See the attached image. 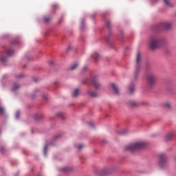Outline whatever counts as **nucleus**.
Instances as JSON below:
<instances>
[{
    "label": "nucleus",
    "instance_id": "cd10ccee",
    "mask_svg": "<svg viewBox=\"0 0 176 176\" xmlns=\"http://www.w3.org/2000/svg\"><path fill=\"white\" fill-rule=\"evenodd\" d=\"M62 171H69V168L67 167L63 168Z\"/></svg>",
    "mask_w": 176,
    "mask_h": 176
},
{
    "label": "nucleus",
    "instance_id": "bb28decb",
    "mask_svg": "<svg viewBox=\"0 0 176 176\" xmlns=\"http://www.w3.org/2000/svg\"><path fill=\"white\" fill-rule=\"evenodd\" d=\"M44 21L45 22V23H49V21H50V18H44Z\"/></svg>",
    "mask_w": 176,
    "mask_h": 176
},
{
    "label": "nucleus",
    "instance_id": "20e7f679",
    "mask_svg": "<svg viewBox=\"0 0 176 176\" xmlns=\"http://www.w3.org/2000/svg\"><path fill=\"white\" fill-rule=\"evenodd\" d=\"M171 28V23L168 22H162L154 25V30H169Z\"/></svg>",
    "mask_w": 176,
    "mask_h": 176
},
{
    "label": "nucleus",
    "instance_id": "6e6552de",
    "mask_svg": "<svg viewBox=\"0 0 176 176\" xmlns=\"http://www.w3.org/2000/svg\"><path fill=\"white\" fill-rule=\"evenodd\" d=\"M87 94H89V96L90 97H97L98 96V94H97V92H96L91 89H89L87 91Z\"/></svg>",
    "mask_w": 176,
    "mask_h": 176
},
{
    "label": "nucleus",
    "instance_id": "1a4fd4ad",
    "mask_svg": "<svg viewBox=\"0 0 176 176\" xmlns=\"http://www.w3.org/2000/svg\"><path fill=\"white\" fill-rule=\"evenodd\" d=\"M111 87L113 88V90H114V92L117 96L119 94V88H118V86L112 83L111 84Z\"/></svg>",
    "mask_w": 176,
    "mask_h": 176
},
{
    "label": "nucleus",
    "instance_id": "f03ea898",
    "mask_svg": "<svg viewBox=\"0 0 176 176\" xmlns=\"http://www.w3.org/2000/svg\"><path fill=\"white\" fill-rule=\"evenodd\" d=\"M146 144L144 142H138L135 144H131L128 145L125 148V151H129V152H134L135 151H138V149H142Z\"/></svg>",
    "mask_w": 176,
    "mask_h": 176
},
{
    "label": "nucleus",
    "instance_id": "72a5a7b5",
    "mask_svg": "<svg viewBox=\"0 0 176 176\" xmlns=\"http://www.w3.org/2000/svg\"><path fill=\"white\" fill-rule=\"evenodd\" d=\"M14 43H16V41H13V42L12 43V45H14Z\"/></svg>",
    "mask_w": 176,
    "mask_h": 176
},
{
    "label": "nucleus",
    "instance_id": "9d476101",
    "mask_svg": "<svg viewBox=\"0 0 176 176\" xmlns=\"http://www.w3.org/2000/svg\"><path fill=\"white\" fill-rule=\"evenodd\" d=\"M79 94H80V91L78 89H76L72 94V97H74V98L78 97Z\"/></svg>",
    "mask_w": 176,
    "mask_h": 176
},
{
    "label": "nucleus",
    "instance_id": "a211bd4d",
    "mask_svg": "<svg viewBox=\"0 0 176 176\" xmlns=\"http://www.w3.org/2000/svg\"><path fill=\"white\" fill-rule=\"evenodd\" d=\"M164 2L167 6H172L170 0H164Z\"/></svg>",
    "mask_w": 176,
    "mask_h": 176
},
{
    "label": "nucleus",
    "instance_id": "473e14b6",
    "mask_svg": "<svg viewBox=\"0 0 176 176\" xmlns=\"http://www.w3.org/2000/svg\"><path fill=\"white\" fill-rule=\"evenodd\" d=\"M1 152H3V147L0 149Z\"/></svg>",
    "mask_w": 176,
    "mask_h": 176
},
{
    "label": "nucleus",
    "instance_id": "2eb2a0df",
    "mask_svg": "<svg viewBox=\"0 0 176 176\" xmlns=\"http://www.w3.org/2000/svg\"><path fill=\"white\" fill-rule=\"evenodd\" d=\"M0 115L5 116V109L2 107H0Z\"/></svg>",
    "mask_w": 176,
    "mask_h": 176
},
{
    "label": "nucleus",
    "instance_id": "2f4dec72",
    "mask_svg": "<svg viewBox=\"0 0 176 176\" xmlns=\"http://www.w3.org/2000/svg\"><path fill=\"white\" fill-rule=\"evenodd\" d=\"M50 65H53L54 64V61H51V62H50Z\"/></svg>",
    "mask_w": 176,
    "mask_h": 176
},
{
    "label": "nucleus",
    "instance_id": "c9c22d12",
    "mask_svg": "<svg viewBox=\"0 0 176 176\" xmlns=\"http://www.w3.org/2000/svg\"><path fill=\"white\" fill-rule=\"evenodd\" d=\"M83 23H84V21H82V25H83Z\"/></svg>",
    "mask_w": 176,
    "mask_h": 176
},
{
    "label": "nucleus",
    "instance_id": "5701e85b",
    "mask_svg": "<svg viewBox=\"0 0 176 176\" xmlns=\"http://www.w3.org/2000/svg\"><path fill=\"white\" fill-rule=\"evenodd\" d=\"M15 118H16V119H19V118H20V111H16V112Z\"/></svg>",
    "mask_w": 176,
    "mask_h": 176
},
{
    "label": "nucleus",
    "instance_id": "7c9ffc66",
    "mask_svg": "<svg viewBox=\"0 0 176 176\" xmlns=\"http://www.w3.org/2000/svg\"><path fill=\"white\" fill-rule=\"evenodd\" d=\"M89 126H91V127H93L94 126V124H93V122H89Z\"/></svg>",
    "mask_w": 176,
    "mask_h": 176
},
{
    "label": "nucleus",
    "instance_id": "423d86ee",
    "mask_svg": "<svg viewBox=\"0 0 176 176\" xmlns=\"http://www.w3.org/2000/svg\"><path fill=\"white\" fill-rule=\"evenodd\" d=\"M160 157V166L162 168H164L168 164L167 155L164 153H161L159 155Z\"/></svg>",
    "mask_w": 176,
    "mask_h": 176
},
{
    "label": "nucleus",
    "instance_id": "aec40b11",
    "mask_svg": "<svg viewBox=\"0 0 176 176\" xmlns=\"http://www.w3.org/2000/svg\"><path fill=\"white\" fill-rule=\"evenodd\" d=\"M164 107H165L166 108H168V109H170V108H171V104H170V103H168V102L165 103Z\"/></svg>",
    "mask_w": 176,
    "mask_h": 176
},
{
    "label": "nucleus",
    "instance_id": "7ed1b4c3",
    "mask_svg": "<svg viewBox=\"0 0 176 176\" xmlns=\"http://www.w3.org/2000/svg\"><path fill=\"white\" fill-rule=\"evenodd\" d=\"M147 85L149 89L155 87L156 85V80H157V77L155 74H148L146 78Z\"/></svg>",
    "mask_w": 176,
    "mask_h": 176
},
{
    "label": "nucleus",
    "instance_id": "e433bc0d",
    "mask_svg": "<svg viewBox=\"0 0 176 176\" xmlns=\"http://www.w3.org/2000/svg\"><path fill=\"white\" fill-rule=\"evenodd\" d=\"M34 82H37V80H34Z\"/></svg>",
    "mask_w": 176,
    "mask_h": 176
},
{
    "label": "nucleus",
    "instance_id": "6ab92c4d",
    "mask_svg": "<svg viewBox=\"0 0 176 176\" xmlns=\"http://www.w3.org/2000/svg\"><path fill=\"white\" fill-rule=\"evenodd\" d=\"M76 68H78V63H76V64L73 65L71 67L70 69H71L72 71H74V69H76Z\"/></svg>",
    "mask_w": 176,
    "mask_h": 176
},
{
    "label": "nucleus",
    "instance_id": "f8f14e48",
    "mask_svg": "<svg viewBox=\"0 0 176 176\" xmlns=\"http://www.w3.org/2000/svg\"><path fill=\"white\" fill-rule=\"evenodd\" d=\"M173 137V133H168L165 137V141H170V140H171Z\"/></svg>",
    "mask_w": 176,
    "mask_h": 176
},
{
    "label": "nucleus",
    "instance_id": "f704fd0d",
    "mask_svg": "<svg viewBox=\"0 0 176 176\" xmlns=\"http://www.w3.org/2000/svg\"><path fill=\"white\" fill-rule=\"evenodd\" d=\"M19 77V78H23V75H20Z\"/></svg>",
    "mask_w": 176,
    "mask_h": 176
},
{
    "label": "nucleus",
    "instance_id": "c756f323",
    "mask_svg": "<svg viewBox=\"0 0 176 176\" xmlns=\"http://www.w3.org/2000/svg\"><path fill=\"white\" fill-rule=\"evenodd\" d=\"M43 97L45 100H47V95H43Z\"/></svg>",
    "mask_w": 176,
    "mask_h": 176
},
{
    "label": "nucleus",
    "instance_id": "f257e3e1",
    "mask_svg": "<svg viewBox=\"0 0 176 176\" xmlns=\"http://www.w3.org/2000/svg\"><path fill=\"white\" fill-rule=\"evenodd\" d=\"M150 39V47L153 50L155 49H157L159 46H162V45H164L166 43V39L162 38V36L154 34L149 37Z\"/></svg>",
    "mask_w": 176,
    "mask_h": 176
},
{
    "label": "nucleus",
    "instance_id": "b1692460",
    "mask_svg": "<svg viewBox=\"0 0 176 176\" xmlns=\"http://www.w3.org/2000/svg\"><path fill=\"white\" fill-rule=\"evenodd\" d=\"M98 57H100V56L97 53H95L93 56V58H95L96 60H98Z\"/></svg>",
    "mask_w": 176,
    "mask_h": 176
},
{
    "label": "nucleus",
    "instance_id": "0eeeda50",
    "mask_svg": "<svg viewBox=\"0 0 176 176\" xmlns=\"http://www.w3.org/2000/svg\"><path fill=\"white\" fill-rule=\"evenodd\" d=\"M91 82L92 85H94L95 89H101V85L98 82V80L97 77H93L91 79Z\"/></svg>",
    "mask_w": 176,
    "mask_h": 176
},
{
    "label": "nucleus",
    "instance_id": "412c9836",
    "mask_svg": "<svg viewBox=\"0 0 176 176\" xmlns=\"http://www.w3.org/2000/svg\"><path fill=\"white\" fill-rule=\"evenodd\" d=\"M106 24H107V28H109V30H111V21H107L106 22Z\"/></svg>",
    "mask_w": 176,
    "mask_h": 176
},
{
    "label": "nucleus",
    "instance_id": "4c0bfd02",
    "mask_svg": "<svg viewBox=\"0 0 176 176\" xmlns=\"http://www.w3.org/2000/svg\"><path fill=\"white\" fill-rule=\"evenodd\" d=\"M84 69H86V67H84Z\"/></svg>",
    "mask_w": 176,
    "mask_h": 176
},
{
    "label": "nucleus",
    "instance_id": "4468645a",
    "mask_svg": "<svg viewBox=\"0 0 176 176\" xmlns=\"http://www.w3.org/2000/svg\"><path fill=\"white\" fill-rule=\"evenodd\" d=\"M18 89H20V85H19L18 84H14L12 89V91H16V90H17Z\"/></svg>",
    "mask_w": 176,
    "mask_h": 176
},
{
    "label": "nucleus",
    "instance_id": "c85d7f7f",
    "mask_svg": "<svg viewBox=\"0 0 176 176\" xmlns=\"http://www.w3.org/2000/svg\"><path fill=\"white\" fill-rule=\"evenodd\" d=\"M56 116H59V117L63 116V113H58L56 114Z\"/></svg>",
    "mask_w": 176,
    "mask_h": 176
},
{
    "label": "nucleus",
    "instance_id": "4be33fe9",
    "mask_svg": "<svg viewBox=\"0 0 176 176\" xmlns=\"http://www.w3.org/2000/svg\"><path fill=\"white\" fill-rule=\"evenodd\" d=\"M83 148H85V145H83V144H79L78 146V149H79V151H82V149H83Z\"/></svg>",
    "mask_w": 176,
    "mask_h": 176
},
{
    "label": "nucleus",
    "instance_id": "39448f33",
    "mask_svg": "<svg viewBox=\"0 0 176 176\" xmlns=\"http://www.w3.org/2000/svg\"><path fill=\"white\" fill-rule=\"evenodd\" d=\"M141 64V52H138L136 54V67L135 70V78L140 74V65Z\"/></svg>",
    "mask_w": 176,
    "mask_h": 176
},
{
    "label": "nucleus",
    "instance_id": "393cba45",
    "mask_svg": "<svg viewBox=\"0 0 176 176\" xmlns=\"http://www.w3.org/2000/svg\"><path fill=\"white\" fill-rule=\"evenodd\" d=\"M129 104L130 105H132V107H135V105H137V103H135L134 101H131Z\"/></svg>",
    "mask_w": 176,
    "mask_h": 176
},
{
    "label": "nucleus",
    "instance_id": "9b49d317",
    "mask_svg": "<svg viewBox=\"0 0 176 176\" xmlns=\"http://www.w3.org/2000/svg\"><path fill=\"white\" fill-rule=\"evenodd\" d=\"M135 90V85H134V84H131L129 86V93L131 94H133V93H134V91Z\"/></svg>",
    "mask_w": 176,
    "mask_h": 176
},
{
    "label": "nucleus",
    "instance_id": "ddd939ff",
    "mask_svg": "<svg viewBox=\"0 0 176 176\" xmlns=\"http://www.w3.org/2000/svg\"><path fill=\"white\" fill-rule=\"evenodd\" d=\"M14 53V51H13V50L9 48L8 50H7L6 51V54H8V56H12Z\"/></svg>",
    "mask_w": 176,
    "mask_h": 176
},
{
    "label": "nucleus",
    "instance_id": "a878e982",
    "mask_svg": "<svg viewBox=\"0 0 176 176\" xmlns=\"http://www.w3.org/2000/svg\"><path fill=\"white\" fill-rule=\"evenodd\" d=\"M47 151V145L44 147V155L46 156V152Z\"/></svg>",
    "mask_w": 176,
    "mask_h": 176
},
{
    "label": "nucleus",
    "instance_id": "f3484780",
    "mask_svg": "<svg viewBox=\"0 0 176 176\" xmlns=\"http://www.w3.org/2000/svg\"><path fill=\"white\" fill-rule=\"evenodd\" d=\"M127 133V130L123 129L120 131H118V134H120V135H123L124 134H126Z\"/></svg>",
    "mask_w": 176,
    "mask_h": 176
},
{
    "label": "nucleus",
    "instance_id": "dca6fc26",
    "mask_svg": "<svg viewBox=\"0 0 176 176\" xmlns=\"http://www.w3.org/2000/svg\"><path fill=\"white\" fill-rule=\"evenodd\" d=\"M0 60L1 61V63H6V61H8V58L6 56H1L0 58Z\"/></svg>",
    "mask_w": 176,
    "mask_h": 176
}]
</instances>
